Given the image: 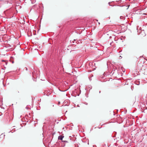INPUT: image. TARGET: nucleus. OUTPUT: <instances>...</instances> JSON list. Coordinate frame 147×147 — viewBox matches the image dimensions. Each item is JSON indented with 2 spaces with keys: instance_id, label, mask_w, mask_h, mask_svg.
<instances>
[{
  "instance_id": "nucleus-1",
  "label": "nucleus",
  "mask_w": 147,
  "mask_h": 147,
  "mask_svg": "<svg viewBox=\"0 0 147 147\" xmlns=\"http://www.w3.org/2000/svg\"><path fill=\"white\" fill-rule=\"evenodd\" d=\"M64 136H60L58 137V139L60 140H62Z\"/></svg>"
},
{
  "instance_id": "nucleus-2",
  "label": "nucleus",
  "mask_w": 147,
  "mask_h": 147,
  "mask_svg": "<svg viewBox=\"0 0 147 147\" xmlns=\"http://www.w3.org/2000/svg\"><path fill=\"white\" fill-rule=\"evenodd\" d=\"M2 61H3V62H4V61H5L3 60H2Z\"/></svg>"
}]
</instances>
